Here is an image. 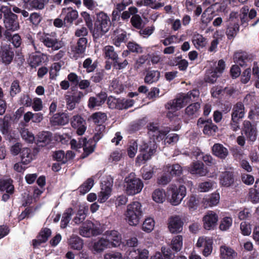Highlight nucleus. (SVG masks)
<instances>
[{"label":"nucleus","instance_id":"nucleus-1","mask_svg":"<svg viewBox=\"0 0 259 259\" xmlns=\"http://www.w3.org/2000/svg\"><path fill=\"white\" fill-rule=\"evenodd\" d=\"M111 22L109 17L104 12L97 14L96 19L93 28L94 37L99 38L104 35L109 30Z\"/></svg>","mask_w":259,"mask_h":259},{"label":"nucleus","instance_id":"nucleus-2","mask_svg":"<svg viewBox=\"0 0 259 259\" xmlns=\"http://www.w3.org/2000/svg\"><path fill=\"white\" fill-rule=\"evenodd\" d=\"M143 215L141 203L134 201L127 205L125 216L126 222L130 226H136L140 223Z\"/></svg>","mask_w":259,"mask_h":259},{"label":"nucleus","instance_id":"nucleus-3","mask_svg":"<svg viewBox=\"0 0 259 259\" xmlns=\"http://www.w3.org/2000/svg\"><path fill=\"white\" fill-rule=\"evenodd\" d=\"M123 186L127 195L134 196L141 192L144 184L135 173L131 172L124 178Z\"/></svg>","mask_w":259,"mask_h":259},{"label":"nucleus","instance_id":"nucleus-4","mask_svg":"<svg viewBox=\"0 0 259 259\" xmlns=\"http://www.w3.org/2000/svg\"><path fill=\"white\" fill-rule=\"evenodd\" d=\"M199 95V91L198 90H193L189 92L188 94L183 97H180L174 100L169 101L165 105L166 109L168 110H172L177 111L183 108L187 103L189 102L191 97L195 98Z\"/></svg>","mask_w":259,"mask_h":259},{"label":"nucleus","instance_id":"nucleus-5","mask_svg":"<svg viewBox=\"0 0 259 259\" xmlns=\"http://www.w3.org/2000/svg\"><path fill=\"white\" fill-rule=\"evenodd\" d=\"M4 24L5 29L9 32L15 31L20 28L18 16L13 13L9 8H4Z\"/></svg>","mask_w":259,"mask_h":259},{"label":"nucleus","instance_id":"nucleus-6","mask_svg":"<svg viewBox=\"0 0 259 259\" xmlns=\"http://www.w3.org/2000/svg\"><path fill=\"white\" fill-rule=\"evenodd\" d=\"M169 196H171L169 198L170 203L172 205H178L179 204L183 198L186 195V188L184 185H180L178 188L175 185L170 187L167 191Z\"/></svg>","mask_w":259,"mask_h":259},{"label":"nucleus","instance_id":"nucleus-7","mask_svg":"<svg viewBox=\"0 0 259 259\" xmlns=\"http://www.w3.org/2000/svg\"><path fill=\"white\" fill-rule=\"evenodd\" d=\"M103 231L91 221H87L80 229L79 234L83 237H90L102 233Z\"/></svg>","mask_w":259,"mask_h":259},{"label":"nucleus","instance_id":"nucleus-8","mask_svg":"<svg viewBox=\"0 0 259 259\" xmlns=\"http://www.w3.org/2000/svg\"><path fill=\"white\" fill-rule=\"evenodd\" d=\"M39 40L45 46L54 51L58 50L62 47L61 42L52 34L44 33L39 36Z\"/></svg>","mask_w":259,"mask_h":259},{"label":"nucleus","instance_id":"nucleus-9","mask_svg":"<svg viewBox=\"0 0 259 259\" xmlns=\"http://www.w3.org/2000/svg\"><path fill=\"white\" fill-rule=\"evenodd\" d=\"M15 50L10 44L2 45L0 49V57L2 62L6 65L10 64L14 58Z\"/></svg>","mask_w":259,"mask_h":259},{"label":"nucleus","instance_id":"nucleus-10","mask_svg":"<svg viewBox=\"0 0 259 259\" xmlns=\"http://www.w3.org/2000/svg\"><path fill=\"white\" fill-rule=\"evenodd\" d=\"M157 149L156 143L153 141H149L148 143H144L140 145L139 151L142 158L145 161H147L151 159V157L154 154Z\"/></svg>","mask_w":259,"mask_h":259},{"label":"nucleus","instance_id":"nucleus-11","mask_svg":"<svg viewBox=\"0 0 259 259\" xmlns=\"http://www.w3.org/2000/svg\"><path fill=\"white\" fill-rule=\"evenodd\" d=\"M183 225L184 222L180 215H172L168 219V229L172 234L181 233L183 230Z\"/></svg>","mask_w":259,"mask_h":259},{"label":"nucleus","instance_id":"nucleus-12","mask_svg":"<svg viewBox=\"0 0 259 259\" xmlns=\"http://www.w3.org/2000/svg\"><path fill=\"white\" fill-rule=\"evenodd\" d=\"M218 215L212 211H208L202 218L203 228L206 230H214L217 225Z\"/></svg>","mask_w":259,"mask_h":259},{"label":"nucleus","instance_id":"nucleus-13","mask_svg":"<svg viewBox=\"0 0 259 259\" xmlns=\"http://www.w3.org/2000/svg\"><path fill=\"white\" fill-rule=\"evenodd\" d=\"M88 39L86 37H80L76 45L71 47V52L75 59L84 56L87 48Z\"/></svg>","mask_w":259,"mask_h":259},{"label":"nucleus","instance_id":"nucleus-14","mask_svg":"<svg viewBox=\"0 0 259 259\" xmlns=\"http://www.w3.org/2000/svg\"><path fill=\"white\" fill-rule=\"evenodd\" d=\"M71 126L76 130V133L78 135H82L86 131V121L79 115L73 116L70 119Z\"/></svg>","mask_w":259,"mask_h":259},{"label":"nucleus","instance_id":"nucleus-15","mask_svg":"<svg viewBox=\"0 0 259 259\" xmlns=\"http://www.w3.org/2000/svg\"><path fill=\"white\" fill-rule=\"evenodd\" d=\"M64 15L63 19L65 26L72 24L73 22L77 19L78 17V12L72 7L62 9L60 16Z\"/></svg>","mask_w":259,"mask_h":259},{"label":"nucleus","instance_id":"nucleus-16","mask_svg":"<svg viewBox=\"0 0 259 259\" xmlns=\"http://www.w3.org/2000/svg\"><path fill=\"white\" fill-rule=\"evenodd\" d=\"M110 247H111L110 241L102 237L93 242L91 250L94 254L100 253L106 248Z\"/></svg>","mask_w":259,"mask_h":259},{"label":"nucleus","instance_id":"nucleus-17","mask_svg":"<svg viewBox=\"0 0 259 259\" xmlns=\"http://www.w3.org/2000/svg\"><path fill=\"white\" fill-rule=\"evenodd\" d=\"M48 61V57L47 55L42 53L32 54L29 57V64L32 68L41 65L43 63Z\"/></svg>","mask_w":259,"mask_h":259},{"label":"nucleus","instance_id":"nucleus-18","mask_svg":"<svg viewBox=\"0 0 259 259\" xmlns=\"http://www.w3.org/2000/svg\"><path fill=\"white\" fill-rule=\"evenodd\" d=\"M84 96L83 93L79 91L74 93L72 95L66 96L67 108L69 110H72L75 107L76 104L79 103L81 99Z\"/></svg>","mask_w":259,"mask_h":259},{"label":"nucleus","instance_id":"nucleus-19","mask_svg":"<svg viewBox=\"0 0 259 259\" xmlns=\"http://www.w3.org/2000/svg\"><path fill=\"white\" fill-rule=\"evenodd\" d=\"M112 184L109 181L102 186V191L98 194V202L100 203L105 202L111 195Z\"/></svg>","mask_w":259,"mask_h":259},{"label":"nucleus","instance_id":"nucleus-20","mask_svg":"<svg viewBox=\"0 0 259 259\" xmlns=\"http://www.w3.org/2000/svg\"><path fill=\"white\" fill-rule=\"evenodd\" d=\"M189 171L191 174L198 176H205L208 172L207 169L204 168L203 162L199 161L193 162L190 165Z\"/></svg>","mask_w":259,"mask_h":259},{"label":"nucleus","instance_id":"nucleus-21","mask_svg":"<svg viewBox=\"0 0 259 259\" xmlns=\"http://www.w3.org/2000/svg\"><path fill=\"white\" fill-rule=\"evenodd\" d=\"M1 130L6 140L10 142H15L19 139V136L15 133V131L11 129L8 123H4Z\"/></svg>","mask_w":259,"mask_h":259},{"label":"nucleus","instance_id":"nucleus-22","mask_svg":"<svg viewBox=\"0 0 259 259\" xmlns=\"http://www.w3.org/2000/svg\"><path fill=\"white\" fill-rule=\"evenodd\" d=\"M243 131L247 139L250 141H254L256 138V129L249 121L245 120L243 122Z\"/></svg>","mask_w":259,"mask_h":259},{"label":"nucleus","instance_id":"nucleus-23","mask_svg":"<svg viewBox=\"0 0 259 259\" xmlns=\"http://www.w3.org/2000/svg\"><path fill=\"white\" fill-rule=\"evenodd\" d=\"M52 140V134L50 132L43 131L38 134L36 144L39 147L48 145Z\"/></svg>","mask_w":259,"mask_h":259},{"label":"nucleus","instance_id":"nucleus-24","mask_svg":"<svg viewBox=\"0 0 259 259\" xmlns=\"http://www.w3.org/2000/svg\"><path fill=\"white\" fill-rule=\"evenodd\" d=\"M105 234L107 237L105 239L110 241L111 247H116L120 245L121 242V235L118 231H107L105 232Z\"/></svg>","mask_w":259,"mask_h":259},{"label":"nucleus","instance_id":"nucleus-25","mask_svg":"<svg viewBox=\"0 0 259 259\" xmlns=\"http://www.w3.org/2000/svg\"><path fill=\"white\" fill-rule=\"evenodd\" d=\"M69 121V115L64 112L56 113L51 119V122L54 125H65L68 123Z\"/></svg>","mask_w":259,"mask_h":259},{"label":"nucleus","instance_id":"nucleus-26","mask_svg":"<svg viewBox=\"0 0 259 259\" xmlns=\"http://www.w3.org/2000/svg\"><path fill=\"white\" fill-rule=\"evenodd\" d=\"M149 251L146 249L132 248L129 251L128 254V259H148Z\"/></svg>","mask_w":259,"mask_h":259},{"label":"nucleus","instance_id":"nucleus-27","mask_svg":"<svg viewBox=\"0 0 259 259\" xmlns=\"http://www.w3.org/2000/svg\"><path fill=\"white\" fill-rule=\"evenodd\" d=\"M212 151L213 155L219 158L224 159L228 155V150L222 144L215 143L212 147Z\"/></svg>","mask_w":259,"mask_h":259},{"label":"nucleus","instance_id":"nucleus-28","mask_svg":"<svg viewBox=\"0 0 259 259\" xmlns=\"http://www.w3.org/2000/svg\"><path fill=\"white\" fill-rule=\"evenodd\" d=\"M239 31V25L237 22H229L227 25L226 34L228 39H233Z\"/></svg>","mask_w":259,"mask_h":259},{"label":"nucleus","instance_id":"nucleus-29","mask_svg":"<svg viewBox=\"0 0 259 259\" xmlns=\"http://www.w3.org/2000/svg\"><path fill=\"white\" fill-rule=\"evenodd\" d=\"M68 243L70 247L74 250H80L83 246V241L79 236L72 235L68 239Z\"/></svg>","mask_w":259,"mask_h":259},{"label":"nucleus","instance_id":"nucleus-30","mask_svg":"<svg viewBox=\"0 0 259 259\" xmlns=\"http://www.w3.org/2000/svg\"><path fill=\"white\" fill-rule=\"evenodd\" d=\"M234 177L232 172L225 171L222 172L220 178V184L225 187H228L234 184Z\"/></svg>","mask_w":259,"mask_h":259},{"label":"nucleus","instance_id":"nucleus-31","mask_svg":"<svg viewBox=\"0 0 259 259\" xmlns=\"http://www.w3.org/2000/svg\"><path fill=\"white\" fill-rule=\"evenodd\" d=\"M244 104L241 102H238L233 106L231 117L242 119L244 116Z\"/></svg>","mask_w":259,"mask_h":259},{"label":"nucleus","instance_id":"nucleus-32","mask_svg":"<svg viewBox=\"0 0 259 259\" xmlns=\"http://www.w3.org/2000/svg\"><path fill=\"white\" fill-rule=\"evenodd\" d=\"M233 59L234 62L238 64L241 67L246 66L247 62L249 60L247 53L245 52L235 53Z\"/></svg>","mask_w":259,"mask_h":259},{"label":"nucleus","instance_id":"nucleus-33","mask_svg":"<svg viewBox=\"0 0 259 259\" xmlns=\"http://www.w3.org/2000/svg\"><path fill=\"white\" fill-rule=\"evenodd\" d=\"M200 104L198 102L191 104L185 109L186 114L191 118L196 117L199 115Z\"/></svg>","mask_w":259,"mask_h":259},{"label":"nucleus","instance_id":"nucleus-34","mask_svg":"<svg viewBox=\"0 0 259 259\" xmlns=\"http://www.w3.org/2000/svg\"><path fill=\"white\" fill-rule=\"evenodd\" d=\"M11 179L0 180V191H6L7 193L13 194L14 192V186Z\"/></svg>","mask_w":259,"mask_h":259},{"label":"nucleus","instance_id":"nucleus-35","mask_svg":"<svg viewBox=\"0 0 259 259\" xmlns=\"http://www.w3.org/2000/svg\"><path fill=\"white\" fill-rule=\"evenodd\" d=\"M94 185V180L93 177L88 178L78 188L80 194L84 195L88 193Z\"/></svg>","mask_w":259,"mask_h":259},{"label":"nucleus","instance_id":"nucleus-36","mask_svg":"<svg viewBox=\"0 0 259 259\" xmlns=\"http://www.w3.org/2000/svg\"><path fill=\"white\" fill-rule=\"evenodd\" d=\"M88 212V207H80L77 211V213H76V215L74 218L73 221L76 224H79L82 223L85 219Z\"/></svg>","mask_w":259,"mask_h":259},{"label":"nucleus","instance_id":"nucleus-37","mask_svg":"<svg viewBox=\"0 0 259 259\" xmlns=\"http://www.w3.org/2000/svg\"><path fill=\"white\" fill-rule=\"evenodd\" d=\"M220 252L222 259H234L236 256V253L233 249L226 246L221 247Z\"/></svg>","mask_w":259,"mask_h":259},{"label":"nucleus","instance_id":"nucleus-38","mask_svg":"<svg viewBox=\"0 0 259 259\" xmlns=\"http://www.w3.org/2000/svg\"><path fill=\"white\" fill-rule=\"evenodd\" d=\"M109 90L111 92L119 94L123 91L124 87L119 80L114 78L109 87Z\"/></svg>","mask_w":259,"mask_h":259},{"label":"nucleus","instance_id":"nucleus-39","mask_svg":"<svg viewBox=\"0 0 259 259\" xmlns=\"http://www.w3.org/2000/svg\"><path fill=\"white\" fill-rule=\"evenodd\" d=\"M160 74V72L157 70L148 71L145 77L144 81L148 84L156 82L159 78Z\"/></svg>","mask_w":259,"mask_h":259},{"label":"nucleus","instance_id":"nucleus-40","mask_svg":"<svg viewBox=\"0 0 259 259\" xmlns=\"http://www.w3.org/2000/svg\"><path fill=\"white\" fill-rule=\"evenodd\" d=\"M186 202V205L188 207L190 211L196 210L198 207L200 202V198L194 195H192L188 198Z\"/></svg>","mask_w":259,"mask_h":259},{"label":"nucleus","instance_id":"nucleus-41","mask_svg":"<svg viewBox=\"0 0 259 259\" xmlns=\"http://www.w3.org/2000/svg\"><path fill=\"white\" fill-rule=\"evenodd\" d=\"M20 153L22 163L23 164H27L32 160L31 150L30 148H23Z\"/></svg>","mask_w":259,"mask_h":259},{"label":"nucleus","instance_id":"nucleus-42","mask_svg":"<svg viewBox=\"0 0 259 259\" xmlns=\"http://www.w3.org/2000/svg\"><path fill=\"white\" fill-rule=\"evenodd\" d=\"M73 214L72 208L69 207L65 210L63 213L61 221L60 227L61 228H65L71 220V217Z\"/></svg>","mask_w":259,"mask_h":259},{"label":"nucleus","instance_id":"nucleus-43","mask_svg":"<svg viewBox=\"0 0 259 259\" xmlns=\"http://www.w3.org/2000/svg\"><path fill=\"white\" fill-rule=\"evenodd\" d=\"M107 104L110 109L118 110H121L123 105L121 99L115 98L112 96H109L107 98Z\"/></svg>","mask_w":259,"mask_h":259},{"label":"nucleus","instance_id":"nucleus-44","mask_svg":"<svg viewBox=\"0 0 259 259\" xmlns=\"http://www.w3.org/2000/svg\"><path fill=\"white\" fill-rule=\"evenodd\" d=\"M166 171L172 177H179L182 175L183 169L179 164H174L167 166Z\"/></svg>","mask_w":259,"mask_h":259},{"label":"nucleus","instance_id":"nucleus-45","mask_svg":"<svg viewBox=\"0 0 259 259\" xmlns=\"http://www.w3.org/2000/svg\"><path fill=\"white\" fill-rule=\"evenodd\" d=\"M115 32L117 33V35L113 39L114 44L117 47H119L121 42H125L127 40L126 32L123 30H117Z\"/></svg>","mask_w":259,"mask_h":259},{"label":"nucleus","instance_id":"nucleus-46","mask_svg":"<svg viewBox=\"0 0 259 259\" xmlns=\"http://www.w3.org/2000/svg\"><path fill=\"white\" fill-rule=\"evenodd\" d=\"M183 245V237L182 235H177L175 237L171 243V248L175 252L180 251Z\"/></svg>","mask_w":259,"mask_h":259},{"label":"nucleus","instance_id":"nucleus-47","mask_svg":"<svg viewBox=\"0 0 259 259\" xmlns=\"http://www.w3.org/2000/svg\"><path fill=\"white\" fill-rule=\"evenodd\" d=\"M45 0H31L27 4L28 10H42L45 7Z\"/></svg>","mask_w":259,"mask_h":259},{"label":"nucleus","instance_id":"nucleus-48","mask_svg":"<svg viewBox=\"0 0 259 259\" xmlns=\"http://www.w3.org/2000/svg\"><path fill=\"white\" fill-rule=\"evenodd\" d=\"M91 118L95 123L101 124L106 120L107 115L105 113L97 112L91 115Z\"/></svg>","mask_w":259,"mask_h":259},{"label":"nucleus","instance_id":"nucleus-49","mask_svg":"<svg viewBox=\"0 0 259 259\" xmlns=\"http://www.w3.org/2000/svg\"><path fill=\"white\" fill-rule=\"evenodd\" d=\"M22 89L20 85V81L18 79H15L12 81L10 90V95L14 98L17 95L21 92Z\"/></svg>","mask_w":259,"mask_h":259},{"label":"nucleus","instance_id":"nucleus-50","mask_svg":"<svg viewBox=\"0 0 259 259\" xmlns=\"http://www.w3.org/2000/svg\"><path fill=\"white\" fill-rule=\"evenodd\" d=\"M165 191L163 189H155L152 193L153 200L157 203H162L165 200Z\"/></svg>","mask_w":259,"mask_h":259},{"label":"nucleus","instance_id":"nucleus-51","mask_svg":"<svg viewBox=\"0 0 259 259\" xmlns=\"http://www.w3.org/2000/svg\"><path fill=\"white\" fill-rule=\"evenodd\" d=\"M105 57L106 58L112 60L113 62L118 59V55L114 51L113 46H107L104 48Z\"/></svg>","mask_w":259,"mask_h":259},{"label":"nucleus","instance_id":"nucleus-52","mask_svg":"<svg viewBox=\"0 0 259 259\" xmlns=\"http://www.w3.org/2000/svg\"><path fill=\"white\" fill-rule=\"evenodd\" d=\"M97 61L92 63V59L91 58H88L83 62V67L86 69L88 73L93 72L97 67Z\"/></svg>","mask_w":259,"mask_h":259},{"label":"nucleus","instance_id":"nucleus-53","mask_svg":"<svg viewBox=\"0 0 259 259\" xmlns=\"http://www.w3.org/2000/svg\"><path fill=\"white\" fill-rule=\"evenodd\" d=\"M41 20V15L38 13L33 12L30 14L29 17H28L27 22L36 27L38 26Z\"/></svg>","mask_w":259,"mask_h":259},{"label":"nucleus","instance_id":"nucleus-54","mask_svg":"<svg viewBox=\"0 0 259 259\" xmlns=\"http://www.w3.org/2000/svg\"><path fill=\"white\" fill-rule=\"evenodd\" d=\"M219 200L220 195L219 193L212 194L204 199V204L208 206H214L219 202Z\"/></svg>","mask_w":259,"mask_h":259},{"label":"nucleus","instance_id":"nucleus-55","mask_svg":"<svg viewBox=\"0 0 259 259\" xmlns=\"http://www.w3.org/2000/svg\"><path fill=\"white\" fill-rule=\"evenodd\" d=\"M209 120L210 121L204 125L203 132L205 135H211L216 132L218 126L212 122L211 119H209Z\"/></svg>","mask_w":259,"mask_h":259},{"label":"nucleus","instance_id":"nucleus-56","mask_svg":"<svg viewBox=\"0 0 259 259\" xmlns=\"http://www.w3.org/2000/svg\"><path fill=\"white\" fill-rule=\"evenodd\" d=\"M192 42L196 48H203L206 44V38L201 34H197L193 36Z\"/></svg>","mask_w":259,"mask_h":259},{"label":"nucleus","instance_id":"nucleus-57","mask_svg":"<svg viewBox=\"0 0 259 259\" xmlns=\"http://www.w3.org/2000/svg\"><path fill=\"white\" fill-rule=\"evenodd\" d=\"M155 222L152 218H148L145 220L142 225V230L147 233L151 232L154 227Z\"/></svg>","mask_w":259,"mask_h":259},{"label":"nucleus","instance_id":"nucleus-58","mask_svg":"<svg viewBox=\"0 0 259 259\" xmlns=\"http://www.w3.org/2000/svg\"><path fill=\"white\" fill-rule=\"evenodd\" d=\"M138 12V9L134 7H130L128 11H123L121 14V18L123 21H127L131 15H134Z\"/></svg>","mask_w":259,"mask_h":259},{"label":"nucleus","instance_id":"nucleus-59","mask_svg":"<svg viewBox=\"0 0 259 259\" xmlns=\"http://www.w3.org/2000/svg\"><path fill=\"white\" fill-rule=\"evenodd\" d=\"M143 20L140 16L137 14L134 15L131 19L132 25L138 29L143 28Z\"/></svg>","mask_w":259,"mask_h":259},{"label":"nucleus","instance_id":"nucleus-60","mask_svg":"<svg viewBox=\"0 0 259 259\" xmlns=\"http://www.w3.org/2000/svg\"><path fill=\"white\" fill-rule=\"evenodd\" d=\"M80 16L83 19L87 27L91 31L93 30V21L90 14L86 11L80 13Z\"/></svg>","mask_w":259,"mask_h":259},{"label":"nucleus","instance_id":"nucleus-61","mask_svg":"<svg viewBox=\"0 0 259 259\" xmlns=\"http://www.w3.org/2000/svg\"><path fill=\"white\" fill-rule=\"evenodd\" d=\"M52 156L54 160L61 162V164L66 163V158L65 157V153L63 150L55 151Z\"/></svg>","mask_w":259,"mask_h":259},{"label":"nucleus","instance_id":"nucleus-62","mask_svg":"<svg viewBox=\"0 0 259 259\" xmlns=\"http://www.w3.org/2000/svg\"><path fill=\"white\" fill-rule=\"evenodd\" d=\"M21 135L23 139L28 143H32L34 140L33 135L30 132L27 128L21 129L20 131Z\"/></svg>","mask_w":259,"mask_h":259},{"label":"nucleus","instance_id":"nucleus-63","mask_svg":"<svg viewBox=\"0 0 259 259\" xmlns=\"http://www.w3.org/2000/svg\"><path fill=\"white\" fill-rule=\"evenodd\" d=\"M52 231L50 229L48 228H44L39 232L37 237L41 239L44 242H46L49 238L51 236Z\"/></svg>","mask_w":259,"mask_h":259},{"label":"nucleus","instance_id":"nucleus-64","mask_svg":"<svg viewBox=\"0 0 259 259\" xmlns=\"http://www.w3.org/2000/svg\"><path fill=\"white\" fill-rule=\"evenodd\" d=\"M6 40L11 41L14 48H16L20 47L22 44V39L19 34H15L12 35L11 32L10 38L6 39Z\"/></svg>","mask_w":259,"mask_h":259}]
</instances>
